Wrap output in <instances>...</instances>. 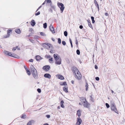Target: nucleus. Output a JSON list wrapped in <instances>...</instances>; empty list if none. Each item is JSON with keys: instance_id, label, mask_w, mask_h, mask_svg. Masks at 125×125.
<instances>
[{"instance_id": "63", "label": "nucleus", "mask_w": 125, "mask_h": 125, "mask_svg": "<svg viewBox=\"0 0 125 125\" xmlns=\"http://www.w3.org/2000/svg\"><path fill=\"white\" fill-rule=\"evenodd\" d=\"M105 16H108V14L106 12V13H105Z\"/></svg>"}, {"instance_id": "2", "label": "nucleus", "mask_w": 125, "mask_h": 125, "mask_svg": "<svg viewBox=\"0 0 125 125\" xmlns=\"http://www.w3.org/2000/svg\"><path fill=\"white\" fill-rule=\"evenodd\" d=\"M110 107L112 111L117 114H118V112L117 111L115 105L113 100L111 102Z\"/></svg>"}, {"instance_id": "42", "label": "nucleus", "mask_w": 125, "mask_h": 125, "mask_svg": "<svg viewBox=\"0 0 125 125\" xmlns=\"http://www.w3.org/2000/svg\"><path fill=\"white\" fill-rule=\"evenodd\" d=\"M40 14V11H38L36 13H35V15L36 16H37Z\"/></svg>"}, {"instance_id": "45", "label": "nucleus", "mask_w": 125, "mask_h": 125, "mask_svg": "<svg viewBox=\"0 0 125 125\" xmlns=\"http://www.w3.org/2000/svg\"><path fill=\"white\" fill-rule=\"evenodd\" d=\"M45 57H46L48 59L50 58L51 56L50 55H45Z\"/></svg>"}, {"instance_id": "16", "label": "nucleus", "mask_w": 125, "mask_h": 125, "mask_svg": "<svg viewBox=\"0 0 125 125\" xmlns=\"http://www.w3.org/2000/svg\"><path fill=\"white\" fill-rule=\"evenodd\" d=\"M36 23L34 20H32L31 22V24L33 26H34L35 24Z\"/></svg>"}, {"instance_id": "33", "label": "nucleus", "mask_w": 125, "mask_h": 125, "mask_svg": "<svg viewBox=\"0 0 125 125\" xmlns=\"http://www.w3.org/2000/svg\"><path fill=\"white\" fill-rule=\"evenodd\" d=\"M76 52L77 54L78 55H79L80 54V52L79 50L78 49L76 50Z\"/></svg>"}, {"instance_id": "22", "label": "nucleus", "mask_w": 125, "mask_h": 125, "mask_svg": "<svg viewBox=\"0 0 125 125\" xmlns=\"http://www.w3.org/2000/svg\"><path fill=\"white\" fill-rule=\"evenodd\" d=\"M15 32L19 34L21 33V30L19 29H17L15 30Z\"/></svg>"}, {"instance_id": "31", "label": "nucleus", "mask_w": 125, "mask_h": 125, "mask_svg": "<svg viewBox=\"0 0 125 125\" xmlns=\"http://www.w3.org/2000/svg\"><path fill=\"white\" fill-rule=\"evenodd\" d=\"M64 35L66 36V37L68 35V32L67 31H65L64 32Z\"/></svg>"}, {"instance_id": "32", "label": "nucleus", "mask_w": 125, "mask_h": 125, "mask_svg": "<svg viewBox=\"0 0 125 125\" xmlns=\"http://www.w3.org/2000/svg\"><path fill=\"white\" fill-rule=\"evenodd\" d=\"M58 43L59 44H60L61 43V39L60 38H58Z\"/></svg>"}, {"instance_id": "15", "label": "nucleus", "mask_w": 125, "mask_h": 125, "mask_svg": "<svg viewBox=\"0 0 125 125\" xmlns=\"http://www.w3.org/2000/svg\"><path fill=\"white\" fill-rule=\"evenodd\" d=\"M82 76V75L81 74H80L79 75H78L77 76L76 74L75 77L76 78H77V79L78 80H80L81 79V77Z\"/></svg>"}, {"instance_id": "13", "label": "nucleus", "mask_w": 125, "mask_h": 125, "mask_svg": "<svg viewBox=\"0 0 125 125\" xmlns=\"http://www.w3.org/2000/svg\"><path fill=\"white\" fill-rule=\"evenodd\" d=\"M44 76L45 78H48L49 79H50L51 77V75L48 73H46L44 74Z\"/></svg>"}, {"instance_id": "1", "label": "nucleus", "mask_w": 125, "mask_h": 125, "mask_svg": "<svg viewBox=\"0 0 125 125\" xmlns=\"http://www.w3.org/2000/svg\"><path fill=\"white\" fill-rule=\"evenodd\" d=\"M53 57L55 61V63L56 64L60 65L61 64L62 59L58 54H54Z\"/></svg>"}, {"instance_id": "34", "label": "nucleus", "mask_w": 125, "mask_h": 125, "mask_svg": "<svg viewBox=\"0 0 125 125\" xmlns=\"http://www.w3.org/2000/svg\"><path fill=\"white\" fill-rule=\"evenodd\" d=\"M105 104L107 108H108L110 107V105L108 103H106Z\"/></svg>"}, {"instance_id": "55", "label": "nucleus", "mask_w": 125, "mask_h": 125, "mask_svg": "<svg viewBox=\"0 0 125 125\" xmlns=\"http://www.w3.org/2000/svg\"><path fill=\"white\" fill-rule=\"evenodd\" d=\"M49 60L50 61H51V62H52L53 61V60H52V58H50L49 59Z\"/></svg>"}, {"instance_id": "5", "label": "nucleus", "mask_w": 125, "mask_h": 125, "mask_svg": "<svg viewBox=\"0 0 125 125\" xmlns=\"http://www.w3.org/2000/svg\"><path fill=\"white\" fill-rule=\"evenodd\" d=\"M84 100V101H82V102H83L84 103L83 105L84 107L88 108L89 107V104L87 101L86 98H85Z\"/></svg>"}, {"instance_id": "25", "label": "nucleus", "mask_w": 125, "mask_h": 125, "mask_svg": "<svg viewBox=\"0 0 125 125\" xmlns=\"http://www.w3.org/2000/svg\"><path fill=\"white\" fill-rule=\"evenodd\" d=\"M30 68L31 69V71L32 70H34V69H36L34 67V66L32 65H31L30 66Z\"/></svg>"}, {"instance_id": "44", "label": "nucleus", "mask_w": 125, "mask_h": 125, "mask_svg": "<svg viewBox=\"0 0 125 125\" xmlns=\"http://www.w3.org/2000/svg\"><path fill=\"white\" fill-rule=\"evenodd\" d=\"M47 3H52V2L51 0H47Z\"/></svg>"}, {"instance_id": "64", "label": "nucleus", "mask_w": 125, "mask_h": 125, "mask_svg": "<svg viewBox=\"0 0 125 125\" xmlns=\"http://www.w3.org/2000/svg\"><path fill=\"white\" fill-rule=\"evenodd\" d=\"M43 125H49V124L48 123H45L44 124H43Z\"/></svg>"}, {"instance_id": "53", "label": "nucleus", "mask_w": 125, "mask_h": 125, "mask_svg": "<svg viewBox=\"0 0 125 125\" xmlns=\"http://www.w3.org/2000/svg\"><path fill=\"white\" fill-rule=\"evenodd\" d=\"M77 72V74L78 75H79L80 74H81L80 73V72H79V71H77V72Z\"/></svg>"}, {"instance_id": "59", "label": "nucleus", "mask_w": 125, "mask_h": 125, "mask_svg": "<svg viewBox=\"0 0 125 125\" xmlns=\"http://www.w3.org/2000/svg\"><path fill=\"white\" fill-rule=\"evenodd\" d=\"M24 67L25 68V69L26 71L28 69V68H27V67L26 66H25V65L24 66Z\"/></svg>"}, {"instance_id": "46", "label": "nucleus", "mask_w": 125, "mask_h": 125, "mask_svg": "<svg viewBox=\"0 0 125 125\" xmlns=\"http://www.w3.org/2000/svg\"><path fill=\"white\" fill-rule=\"evenodd\" d=\"M76 39V43H75L76 45H77V46L78 45V41H77V40L76 38H75Z\"/></svg>"}, {"instance_id": "43", "label": "nucleus", "mask_w": 125, "mask_h": 125, "mask_svg": "<svg viewBox=\"0 0 125 125\" xmlns=\"http://www.w3.org/2000/svg\"><path fill=\"white\" fill-rule=\"evenodd\" d=\"M8 52L7 51H4L3 52L5 54L8 55Z\"/></svg>"}, {"instance_id": "21", "label": "nucleus", "mask_w": 125, "mask_h": 125, "mask_svg": "<svg viewBox=\"0 0 125 125\" xmlns=\"http://www.w3.org/2000/svg\"><path fill=\"white\" fill-rule=\"evenodd\" d=\"M81 112L80 110H78L77 111V115L79 117H80L81 115Z\"/></svg>"}, {"instance_id": "61", "label": "nucleus", "mask_w": 125, "mask_h": 125, "mask_svg": "<svg viewBox=\"0 0 125 125\" xmlns=\"http://www.w3.org/2000/svg\"><path fill=\"white\" fill-rule=\"evenodd\" d=\"M69 41L70 44L72 43L71 39L70 38L69 39Z\"/></svg>"}, {"instance_id": "18", "label": "nucleus", "mask_w": 125, "mask_h": 125, "mask_svg": "<svg viewBox=\"0 0 125 125\" xmlns=\"http://www.w3.org/2000/svg\"><path fill=\"white\" fill-rule=\"evenodd\" d=\"M64 103V101L63 100L61 101L60 103L61 106L62 108H64V106L63 105Z\"/></svg>"}, {"instance_id": "12", "label": "nucleus", "mask_w": 125, "mask_h": 125, "mask_svg": "<svg viewBox=\"0 0 125 125\" xmlns=\"http://www.w3.org/2000/svg\"><path fill=\"white\" fill-rule=\"evenodd\" d=\"M56 76L57 78L61 80H63L64 79V77L62 75L59 74H57L56 75Z\"/></svg>"}, {"instance_id": "39", "label": "nucleus", "mask_w": 125, "mask_h": 125, "mask_svg": "<svg viewBox=\"0 0 125 125\" xmlns=\"http://www.w3.org/2000/svg\"><path fill=\"white\" fill-rule=\"evenodd\" d=\"M39 37L37 36H34V38L35 39H38Z\"/></svg>"}, {"instance_id": "49", "label": "nucleus", "mask_w": 125, "mask_h": 125, "mask_svg": "<svg viewBox=\"0 0 125 125\" xmlns=\"http://www.w3.org/2000/svg\"><path fill=\"white\" fill-rule=\"evenodd\" d=\"M46 117L47 118H49L50 117V115H46Z\"/></svg>"}, {"instance_id": "50", "label": "nucleus", "mask_w": 125, "mask_h": 125, "mask_svg": "<svg viewBox=\"0 0 125 125\" xmlns=\"http://www.w3.org/2000/svg\"><path fill=\"white\" fill-rule=\"evenodd\" d=\"M75 71H74L75 72V73H74L75 74H76V72H77V71H78V69L76 68H75Z\"/></svg>"}, {"instance_id": "37", "label": "nucleus", "mask_w": 125, "mask_h": 125, "mask_svg": "<svg viewBox=\"0 0 125 125\" xmlns=\"http://www.w3.org/2000/svg\"><path fill=\"white\" fill-rule=\"evenodd\" d=\"M62 44L64 45H65L66 44L65 41H62Z\"/></svg>"}, {"instance_id": "35", "label": "nucleus", "mask_w": 125, "mask_h": 125, "mask_svg": "<svg viewBox=\"0 0 125 125\" xmlns=\"http://www.w3.org/2000/svg\"><path fill=\"white\" fill-rule=\"evenodd\" d=\"M40 34L42 36H45L46 35L44 33L42 32H40Z\"/></svg>"}, {"instance_id": "40", "label": "nucleus", "mask_w": 125, "mask_h": 125, "mask_svg": "<svg viewBox=\"0 0 125 125\" xmlns=\"http://www.w3.org/2000/svg\"><path fill=\"white\" fill-rule=\"evenodd\" d=\"M37 91L39 93H41V89L40 88H38L37 89Z\"/></svg>"}, {"instance_id": "56", "label": "nucleus", "mask_w": 125, "mask_h": 125, "mask_svg": "<svg viewBox=\"0 0 125 125\" xmlns=\"http://www.w3.org/2000/svg\"><path fill=\"white\" fill-rule=\"evenodd\" d=\"M83 28V27L82 25H80L79 26V28L80 29H82Z\"/></svg>"}, {"instance_id": "17", "label": "nucleus", "mask_w": 125, "mask_h": 125, "mask_svg": "<svg viewBox=\"0 0 125 125\" xmlns=\"http://www.w3.org/2000/svg\"><path fill=\"white\" fill-rule=\"evenodd\" d=\"M11 31V30H9L7 31L8 35H7L5 37V38H7L9 37L10 34L9 33Z\"/></svg>"}, {"instance_id": "41", "label": "nucleus", "mask_w": 125, "mask_h": 125, "mask_svg": "<svg viewBox=\"0 0 125 125\" xmlns=\"http://www.w3.org/2000/svg\"><path fill=\"white\" fill-rule=\"evenodd\" d=\"M88 25L91 28H92L93 29V27L92 26V25L91 24V23H88Z\"/></svg>"}, {"instance_id": "24", "label": "nucleus", "mask_w": 125, "mask_h": 125, "mask_svg": "<svg viewBox=\"0 0 125 125\" xmlns=\"http://www.w3.org/2000/svg\"><path fill=\"white\" fill-rule=\"evenodd\" d=\"M88 83L86 82V85H85V90L86 91H87L88 90Z\"/></svg>"}, {"instance_id": "48", "label": "nucleus", "mask_w": 125, "mask_h": 125, "mask_svg": "<svg viewBox=\"0 0 125 125\" xmlns=\"http://www.w3.org/2000/svg\"><path fill=\"white\" fill-rule=\"evenodd\" d=\"M95 79L96 80L98 81L99 80V78L98 77H95Z\"/></svg>"}, {"instance_id": "26", "label": "nucleus", "mask_w": 125, "mask_h": 125, "mask_svg": "<svg viewBox=\"0 0 125 125\" xmlns=\"http://www.w3.org/2000/svg\"><path fill=\"white\" fill-rule=\"evenodd\" d=\"M28 75H30L31 74V71L28 69L26 71Z\"/></svg>"}, {"instance_id": "19", "label": "nucleus", "mask_w": 125, "mask_h": 125, "mask_svg": "<svg viewBox=\"0 0 125 125\" xmlns=\"http://www.w3.org/2000/svg\"><path fill=\"white\" fill-rule=\"evenodd\" d=\"M94 3L98 9V11H99V5L97 3V2L96 0H94Z\"/></svg>"}, {"instance_id": "10", "label": "nucleus", "mask_w": 125, "mask_h": 125, "mask_svg": "<svg viewBox=\"0 0 125 125\" xmlns=\"http://www.w3.org/2000/svg\"><path fill=\"white\" fill-rule=\"evenodd\" d=\"M35 58L37 61H40L42 59V58L40 55H37L35 56Z\"/></svg>"}, {"instance_id": "23", "label": "nucleus", "mask_w": 125, "mask_h": 125, "mask_svg": "<svg viewBox=\"0 0 125 125\" xmlns=\"http://www.w3.org/2000/svg\"><path fill=\"white\" fill-rule=\"evenodd\" d=\"M91 18L92 20V22L93 23H94L95 21L94 20V18L93 16H92L91 17Z\"/></svg>"}, {"instance_id": "36", "label": "nucleus", "mask_w": 125, "mask_h": 125, "mask_svg": "<svg viewBox=\"0 0 125 125\" xmlns=\"http://www.w3.org/2000/svg\"><path fill=\"white\" fill-rule=\"evenodd\" d=\"M75 68H76V67H73L72 68V70L73 71V73H75V72L74 71H75Z\"/></svg>"}, {"instance_id": "7", "label": "nucleus", "mask_w": 125, "mask_h": 125, "mask_svg": "<svg viewBox=\"0 0 125 125\" xmlns=\"http://www.w3.org/2000/svg\"><path fill=\"white\" fill-rule=\"evenodd\" d=\"M82 122V120L80 118L78 117L77 118V121L76 122V125H80Z\"/></svg>"}, {"instance_id": "58", "label": "nucleus", "mask_w": 125, "mask_h": 125, "mask_svg": "<svg viewBox=\"0 0 125 125\" xmlns=\"http://www.w3.org/2000/svg\"><path fill=\"white\" fill-rule=\"evenodd\" d=\"M80 99L82 100V101L84 100V98L83 97H82L80 98Z\"/></svg>"}, {"instance_id": "3", "label": "nucleus", "mask_w": 125, "mask_h": 125, "mask_svg": "<svg viewBox=\"0 0 125 125\" xmlns=\"http://www.w3.org/2000/svg\"><path fill=\"white\" fill-rule=\"evenodd\" d=\"M31 72L33 77L36 79H37L38 78V76L37 72L36 69L32 70Z\"/></svg>"}, {"instance_id": "30", "label": "nucleus", "mask_w": 125, "mask_h": 125, "mask_svg": "<svg viewBox=\"0 0 125 125\" xmlns=\"http://www.w3.org/2000/svg\"><path fill=\"white\" fill-rule=\"evenodd\" d=\"M21 117L22 118L25 119L26 117V115L24 114L22 115Z\"/></svg>"}, {"instance_id": "11", "label": "nucleus", "mask_w": 125, "mask_h": 125, "mask_svg": "<svg viewBox=\"0 0 125 125\" xmlns=\"http://www.w3.org/2000/svg\"><path fill=\"white\" fill-rule=\"evenodd\" d=\"M49 28L50 31H51L52 33H55L52 24L50 25Z\"/></svg>"}, {"instance_id": "47", "label": "nucleus", "mask_w": 125, "mask_h": 125, "mask_svg": "<svg viewBox=\"0 0 125 125\" xmlns=\"http://www.w3.org/2000/svg\"><path fill=\"white\" fill-rule=\"evenodd\" d=\"M49 12L51 13H52L53 12L52 10V9L51 8H50L49 10Z\"/></svg>"}, {"instance_id": "4", "label": "nucleus", "mask_w": 125, "mask_h": 125, "mask_svg": "<svg viewBox=\"0 0 125 125\" xmlns=\"http://www.w3.org/2000/svg\"><path fill=\"white\" fill-rule=\"evenodd\" d=\"M57 5L60 9L61 12L62 13L63 12L64 9V7L63 4L62 3L58 2Z\"/></svg>"}, {"instance_id": "29", "label": "nucleus", "mask_w": 125, "mask_h": 125, "mask_svg": "<svg viewBox=\"0 0 125 125\" xmlns=\"http://www.w3.org/2000/svg\"><path fill=\"white\" fill-rule=\"evenodd\" d=\"M33 120L29 121L27 123V125H31L32 122Z\"/></svg>"}, {"instance_id": "27", "label": "nucleus", "mask_w": 125, "mask_h": 125, "mask_svg": "<svg viewBox=\"0 0 125 125\" xmlns=\"http://www.w3.org/2000/svg\"><path fill=\"white\" fill-rule=\"evenodd\" d=\"M50 6L52 9H53L54 10H55V9L56 7L54 5L52 4V3H51L50 4Z\"/></svg>"}, {"instance_id": "57", "label": "nucleus", "mask_w": 125, "mask_h": 125, "mask_svg": "<svg viewBox=\"0 0 125 125\" xmlns=\"http://www.w3.org/2000/svg\"><path fill=\"white\" fill-rule=\"evenodd\" d=\"M95 68L96 69H97L98 68V67L96 65H95Z\"/></svg>"}, {"instance_id": "51", "label": "nucleus", "mask_w": 125, "mask_h": 125, "mask_svg": "<svg viewBox=\"0 0 125 125\" xmlns=\"http://www.w3.org/2000/svg\"><path fill=\"white\" fill-rule=\"evenodd\" d=\"M16 47H14L13 48L12 50L13 51H15V50H16Z\"/></svg>"}, {"instance_id": "6", "label": "nucleus", "mask_w": 125, "mask_h": 125, "mask_svg": "<svg viewBox=\"0 0 125 125\" xmlns=\"http://www.w3.org/2000/svg\"><path fill=\"white\" fill-rule=\"evenodd\" d=\"M42 46L45 48L48 49L50 47V46H52V45L49 43H43V44Z\"/></svg>"}, {"instance_id": "28", "label": "nucleus", "mask_w": 125, "mask_h": 125, "mask_svg": "<svg viewBox=\"0 0 125 125\" xmlns=\"http://www.w3.org/2000/svg\"><path fill=\"white\" fill-rule=\"evenodd\" d=\"M43 27L44 29H46L47 27V24L46 23H45L43 24Z\"/></svg>"}, {"instance_id": "20", "label": "nucleus", "mask_w": 125, "mask_h": 125, "mask_svg": "<svg viewBox=\"0 0 125 125\" xmlns=\"http://www.w3.org/2000/svg\"><path fill=\"white\" fill-rule=\"evenodd\" d=\"M60 84L61 85H67V84L66 82L65 81L63 82H60Z\"/></svg>"}, {"instance_id": "52", "label": "nucleus", "mask_w": 125, "mask_h": 125, "mask_svg": "<svg viewBox=\"0 0 125 125\" xmlns=\"http://www.w3.org/2000/svg\"><path fill=\"white\" fill-rule=\"evenodd\" d=\"M42 5H41L37 9V10H36V12H37L42 7Z\"/></svg>"}, {"instance_id": "14", "label": "nucleus", "mask_w": 125, "mask_h": 125, "mask_svg": "<svg viewBox=\"0 0 125 125\" xmlns=\"http://www.w3.org/2000/svg\"><path fill=\"white\" fill-rule=\"evenodd\" d=\"M63 90L66 93H67L68 92L67 87V86H64L63 88Z\"/></svg>"}, {"instance_id": "9", "label": "nucleus", "mask_w": 125, "mask_h": 125, "mask_svg": "<svg viewBox=\"0 0 125 125\" xmlns=\"http://www.w3.org/2000/svg\"><path fill=\"white\" fill-rule=\"evenodd\" d=\"M9 56H10L12 57H15V58H16V56H17V55H16V54H12L11 53L8 52V55Z\"/></svg>"}, {"instance_id": "8", "label": "nucleus", "mask_w": 125, "mask_h": 125, "mask_svg": "<svg viewBox=\"0 0 125 125\" xmlns=\"http://www.w3.org/2000/svg\"><path fill=\"white\" fill-rule=\"evenodd\" d=\"M50 67L49 65H45L42 67V69L44 70L48 71L50 70Z\"/></svg>"}, {"instance_id": "38", "label": "nucleus", "mask_w": 125, "mask_h": 125, "mask_svg": "<svg viewBox=\"0 0 125 125\" xmlns=\"http://www.w3.org/2000/svg\"><path fill=\"white\" fill-rule=\"evenodd\" d=\"M90 97L91 98V99L90 100L91 101H92L93 102H94V98L93 97H92V95H91V96H90Z\"/></svg>"}, {"instance_id": "60", "label": "nucleus", "mask_w": 125, "mask_h": 125, "mask_svg": "<svg viewBox=\"0 0 125 125\" xmlns=\"http://www.w3.org/2000/svg\"><path fill=\"white\" fill-rule=\"evenodd\" d=\"M50 52L51 53H54V52H53V50H51L50 51Z\"/></svg>"}, {"instance_id": "54", "label": "nucleus", "mask_w": 125, "mask_h": 125, "mask_svg": "<svg viewBox=\"0 0 125 125\" xmlns=\"http://www.w3.org/2000/svg\"><path fill=\"white\" fill-rule=\"evenodd\" d=\"M33 60L32 59H31L29 60V61L30 62H33Z\"/></svg>"}, {"instance_id": "62", "label": "nucleus", "mask_w": 125, "mask_h": 125, "mask_svg": "<svg viewBox=\"0 0 125 125\" xmlns=\"http://www.w3.org/2000/svg\"><path fill=\"white\" fill-rule=\"evenodd\" d=\"M87 21L88 22V23H91V21L89 20L88 19V20H87Z\"/></svg>"}]
</instances>
